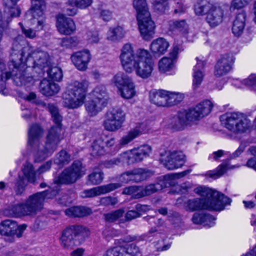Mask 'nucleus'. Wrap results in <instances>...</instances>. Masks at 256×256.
<instances>
[{
  "mask_svg": "<svg viewBox=\"0 0 256 256\" xmlns=\"http://www.w3.org/2000/svg\"><path fill=\"white\" fill-rule=\"evenodd\" d=\"M16 228L12 232V236L14 239V236H16L18 238L22 236L24 231L26 230L27 226L26 224H22L18 226L16 224Z\"/></svg>",
  "mask_w": 256,
  "mask_h": 256,
  "instance_id": "61",
  "label": "nucleus"
},
{
  "mask_svg": "<svg viewBox=\"0 0 256 256\" xmlns=\"http://www.w3.org/2000/svg\"><path fill=\"white\" fill-rule=\"evenodd\" d=\"M141 214L137 212L136 210L128 211L126 214V218L128 220H132L136 218H140Z\"/></svg>",
  "mask_w": 256,
  "mask_h": 256,
  "instance_id": "62",
  "label": "nucleus"
},
{
  "mask_svg": "<svg viewBox=\"0 0 256 256\" xmlns=\"http://www.w3.org/2000/svg\"><path fill=\"white\" fill-rule=\"evenodd\" d=\"M22 172L26 180L23 178L20 177L14 187V190L17 195H20L24 192L28 182L36 184L40 178L38 170L30 162L24 165Z\"/></svg>",
  "mask_w": 256,
  "mask_h": 256,
  "instance_id": "13",
  "label": "nucleus"
},
{
  "mask_svg": "<svg viewBox=\"0 0 256 256\" xmlns=\"http://www.w3.org/2000/svg\"><path fill=\"white\" fill-rule=\"evenodd\" d=\"M120 59L126 72L132 74L135 72L137 76L143 79L152 76L154 64L148 50L139 48L135 52L133 45L128 43L122 47Z\"/></svg>",
  "mask_w": 256,
  "mask_h": 256,
  "instance_id": "3",
  "label": "nucleus"
},
{
  "mask_svg": "<svg viewBox=\"0 0 256 256\" xmlns=\"http://www.w3.org/2000/svg\"><path fill=\"white\" fill-rule=\"evenodd\" d=\"M168 106H172L178 104L184 99L183 94L168 91Z\"/></svg>",
  "mask_w": 256,
  "mask_h": 256,
  "instance_id": "46",
  "label": "nucleus"
},
{
  "mask_svg": "<svg viewBox=\"0 0 256 256\" xmlns=\"http://www.w3.org/2000/svg\"><path fill=\"white\" fill-rule=\"evenodd\" d=\"M122 184L120 183L110 184L100 186L96 187L91 189L85 190L80 193L82 198H92L110 192L122 187Z\"/></svg>",
  "mask_w": 256,
  "mask_h": 256,
  "instance_id": "18",
  "label": "nucleus"
},
{
  "mask_svg": "<svg viewBox=\"0 0 256 256\" xmlns=\"http://www.w3.org/2000/svg\"><path fill=\"white\" fill-rule=\"evenodd\" d=\"M124 248L126 256H136L140 253V249L135 244H126Z\"/></svg>",
  "mask_w": 256,
  "mask_h": 256,
  "instance_id": "54",
  "label": "nucleus"
},
{
  "mask_svg": "<svg viewBox=\"0 0 256 256\" xmlns=\"http://www.w3.org/2000/svg\"><path fill=\"white\" fill-rule=\"evenodd\" d=\"M157 234L156 228H152L148 233L140 236H130L126 238L128 242H140L142 241L151 242L152 238Z\"/></svg>",
  "mask_w": 256,
  "mask_h": 256,
  "instance_id": "42",
  "label": "nucleus"
},
{
  "mask_svg": "<svg viewBox=\"0 0 256 256\" xmlns=\"http://www.w3.org/2000/svg\"><path fill=\"white\" fill-rule=\"evenodd\" d=\"M71 60L78 70L85 72L92 60V56L89 50H84L74 54L71 56Z\"/></svg>",
  "mask_w": 256,
  "mask_h": 256,
  "instance_id": "20",
  "label": "nucleus"
},
{
  "mask_svg": "<svg viewBox=\"0 0 256 256\" xmlns=\"http://www.w3.org/2000/svg\"><path fill=\"white\" fill-rule=\"evenodd\" d=\"M66 216L70 218H80L92 214L90 208L85 206H74L65 210Z\"/></svg>",
  "mask_w": 256,
  "mask_h": 256,
  "instance_id": "37",
  "label": "nucleus"
},
{
  "mask_svg": "<svg viewBox=\"0 0 256 256\" xmlns=\"http://www.w3.org/2000/svg\"><path fill=\"white\" fill-rule=\"evenodd\" d=\"M91 155L93 156H104L107 152L105 148V142L102 138L95 140L90 148Z\"/></svg>",
  "mask_w": 256,
  "mask_h": 256,
  "instance_id": "39",
  "label": "nucleus"
},
{
  "mask_svg": "<svg viewBox=\"0 0 256 256\" xmlns=\"http://www.w3.org/2000/svg\"><path fill=\"white\" fill-rule=\"evenodd\" d=\"M92 96V98L86 104L85 107L88 115L94 116L100 112L107 104L108 96L105 86H97L93 91Z\"/></svg>",
  "mask_w": 256,
  "mask_h": 256,
  "instance_id": "11",
  "label": "nucleus"
},
{
  "mask_svg": "<svg viewBox=\"0 0 256 256\" xmlns=\"http://www.w3.org/2000/svg\"><path fill=\"white\" fill-rule=\"evenodd\" d=\"M133 5L137 12V20L141 36L145 40L152 39L155 34V24L152 20L146 0H134Z\"/></svg>",
  "mask_w": 256,
  "mask_h": 256,
  "instance_id": "8",
  "label": "nucleus"
},
{
  "mask_svg": "<svg viewBox=\"0 0 256 256\" xmlns=\"http://www.w3.org/2000/svg\"><path fill=\"white\" fill-rule=\"evenodd\" d=\"M152 175L148 170L143 168H136L122 174L120 180L122 183H128L130 181L139 182L146 180Z\"/></svg>",
  "mask_w": 256,
  "mask_h": 256,
  "instance_id": "17",
  "label": "nucleus"
},
{
  "mask_svg": "<svg viewBox=\"0 0 256 256\" xmlns=\"http://www.w3.org/2000/svg\"><path fill=\"white\" fill-rule=\"evenodd\" d=\"M168 91L160 90L150 93V99L152 103L158 106H168Z\"/></svg>",
  "mask_w": 256,
  "mask_h": 256,
  "instance_id": "35",
  "label": "nucleus"
},
{
  "mask_svg": "<svg viewBox=\"0 0 256 256\" xmlns=\"http://www.w3.org/2000/svg\"><path fill=\"white\" fill-rule=\"evenodd\" d=\"M48 109L56 126L49 131L46 144H41L40 142L43 130L39 125L32 126L28 132V144L32 147L35 162H40L51 156L64 138V130L61 124L62 118L60 114L58 108L54 104H49Z\"/></svg>",
  "mask_w": 256,
  "mask_h": 256,
  "instance_id": "2",
  "label": "nucleus"
},
{
  "mask_svg": "<svg viewBox=\"0 0 256 256\" xmlns=\"http://www.w3.org/2000/svg\"><path fill=\"white\" fill-rule=\"evenodd\" d=\"M40 89L42 94L49 96L58 94L60 88L58 84L52 81L44 79L40 83Z\"/></svg>",
  "mask_w": 256,
  "mask_h": 256,
  "instance_id": "30",
  "label": "nucleus"
},
{
  "mask_svg": "<svg viewBox=\"0 0 256 256\" xmlns=\"http://www.w3.org/2000/svg\"><path fill=\"white\" fill-rule=\"evenodd\" d=\"M122 125L123 124L107 116L104 122L105 130L110 132H116L118 130L122 128Z\"/></svg>",
  "mask_w": 256,
  "mask_h": 256,
  "instance_id": "43",
  "label": "nucleus"
},
{
  "mask_svg": "<svg viewBox=\"0 0 256 256\" xmlns=\"http://www.w3.org/2000/svg\"><path fill=\"white\" fill-rule=\"evenodd\" d=\"M106 116L124 124L126 121V113L122 107L117 106L110 109Z\"/></svg>",
  "mask_w": 256,
  "mask_h": 256,
  "instance_id": "40",
  "label": "nucleus"
},
{
  "mask_svg": "<svg viewBox=\"0 0 256 256\" xmlns=\"http://www.w3.org/2000/svg\"><path fill=\"white\" fill-rule=\"evenodd\" d=\"M191 172L190 170H186L183 172L172 174L164 176V180H166L168 187L175 184V180L184 178Z\"/></svg>",
  "mask_w": 256,
  "mask_h": 256,
  "instance_id": "47",
  "label": "nucleus"
},
{
  "mask_svg": "<svg viewBox=\"0 0 256 256\" xmlns=\"http://www.w3.org/2000/svg\"><path fill=\"white\" fill-rule=\"evenodd\" d=\"M244 86H247L256 92V74L250 75L248 78L242 82L241 86H238V88H243Z\"/></svg>",
  "mask_w": 256,
  "mask_h": 256,
  "instance_id": "52",
  "label": "nucleus"
},
{
  "mask_svg": "<svg viewBox=\"0 0 256 256\" xmlns=\"http://www.w3.org/2000/svg\"><path fill=\"white\" fill-rule=\"evenodd\" d=\"M168 0H152L153 4L156 8L162 12H164L168 6Z\"/></svg>",
  "mask_w": 256,
  "mask_h": 256,
  "instance_id": "58",
  "label": "nucleus"
},
{
  "mask_svg": "<svg viewBox=\"0 0 256 256\" xmlns=\"http://www.w3.org/2000/svg\"><path fill=\"white\" fill-rule=\"evenodd\" d=\"M72 158L70 156L65 150H62L56 156L54 162L58 165L62 166L68 164Z\"/></svg>",
  "mask_w": 256,
  "mask_h": 256,
  "instance_id": "49",
  "label": "nucleus"
},
{
  "mask_svg": "<svg viewBox=\"0 0 256 256\" xmlns=\"http://www.w3.org/2000/svg\"><path fill=\"white\" fill-rule=\"evenodd\" d=\"M94 0H68L64 8V12L68 16L77 14L78 8L85 10L90 6Z\"/></svg>",
  "mask_w": 256,
  "mask_h": 256,
  "instance_id": "22",
  "label": "nucleus"
},
{
  "mask_svg": "<svg viewBox=\"0 0 256 256\" xmlns=\"http://www.w3.org/2000/svg\"><path fill=\"white\" fill-rule=\"evenodd\" d=\"M246 14L242 12L238 14L234 22L232 28V33L236 36H240L244 32L246 26Z\"/></svg>",
  "mask_w": 256,
  "mask_h": 256,
  "instance_id": "33",
  "label": "nucleus"
},
{
  "mask_svg": "<svg viewBox=\"0 0 256 256\" xmlns=\"http://www.w3.org/2000/svg\"><path fill=\"white\" fill-rule=\"evenodd\" d=\"M20 0H4V2L6 5V8L5 10V13L8 14L7 17L8 20L6 24H4V28H7L8 23L11 21L10 18H16L20 16V10L16 6V3Z\"/></svg>",
  "mask_w": 256,
  "mask_h": 256,
  "instance_id": "31",
  "label": "nucleus"
},
{
  "mask_svg": "<svg viewBox=\"0 0 256 256\" xmlns=\"http://www.w3.org/2000/svg\"><path fill=\"white\" fill-rule=\"evenodd\" d=\"M99 34L96 31H90L86 34V40L91 44H97L100 41Z\"/></svg>",
  "mask_w": 256,
  "mask_h": 256,
  "instance_id": "57",
  "label": "nucleus"
},
{
  "mask_svg": "<svg viewBox=\"0 0 256 256\" xmlns=\"http://www.w3.org/2000/svg\"><path fill=\"white\" fill-rule=\"evenodd\" d=\"M32 3L30 14L34 18L38 20L36 28L38 31H40L43 30L44 26L45 20L42 16L44 14L45 1L44 0H32Z\"/></svg>",
  "mask_w": 256,
  "mask_h": 256,
  "instance_id": "23",
  "label": "nucleus"
},
{
  "mask_svg": "<svg viewBox=\"0 0 256 256\" xmlns=\"http://www.w3.org/2000/svg\"><path fill=\"white\" fill-rule=\"evenodd\" d=\"M212 6L206 0H198L194 6V12L198 16L208 15Z\"/></svg>",
  "mask_w": 256,
  "mask_h": 256,
  "instance_id": "41",
  "label": "nucleus"
},
{
  "mask_svg": "<svg viewBox=\"0 0 256 256\" xmlns=\"http://www.w3.org/2000/svg\"><path fill=\"white\" fill-rule=\"evenodd\" d=\"M126 34V31L122 26L112 27L107 32L106 39L112 42H118L125 38Z\"/></svg>",
  "mask_w": 256,
  "mask_h": 256,
  "instance_id": "34",
  "label": "nucleus"
},
{
  "mask_svg": "<svg viewBox=\"0 0 256 256\" xmlns=\"http://www.w3.org/2000/svg\"><path fill=\"white\" fill-rule=\"evenodd\" d=\"M82 164L80 162L76 161L69 168L64 170L56 178L55 182L57 184H74L82 176L85 174L82 171Z\"/></svg>",
  "mask_w": 256,
  "mask_h": 256,
  "instance_id": "14",
  "label": "nucleus"
},
{
  "mask_svg": "<svg viewBox=\"0 0 256 256\" xmlns=\"http://www.w3.org/2000/svg\"><path fill=\"white\" fill-rule=\"evenodd\" d=\"M148 127L146 124H140L133 130H131L126 136H124L120 141V144L125 146L139 136L147 132L148 131Z\"/></svg>",
  "mask_w": 256,
  "mask_h": 256,
  "instance_id": "26",
  "label": "nucleus"
},
{
  "mask_svg": "<svg viewBox=\"0 0 256 256\" xmlns=\"http://www.w3.org/2000/svg\"><path fill=\"white\" fill-rule=\"evenodd\" d=\"M124 212L123 210H118L114 212L105 215L106 220L110 222H114L123 216Z\"/></svg>",
  "mask_w": 256,
  "mask_h": 256,
  "instance_id": "55",
  "label": "nucleus"
},
{
  "mask_svg": "<svg viewBox=\"0 0 256 256\" xmlns=\"http://www.w3.org/2000/svg\"><path fill=\"white\" fill-rule=\"evenodd\" d=\"M192 220L196 224H202L204 226L210 228L214 225L215 218L210 214L196 213L194 215Z\"/></svg>",
  "mask_w": 256,
  "mask_h": 256,
  "instance_id": "38",
  "label": "nucleus"
},
{
  "mask_svg": "<svg viewBox=\"0 0 256 256\" xmlns=\"http://www.w3.org/2000/svg\"><path fill=\"white\" fill-rule=\"evenodd\" d=\"M16 43L14 44L12 60L10 64V69L12 71L1 74V80H8L14 77V82L18 86L26 84L25 73L28 68H38L42 72L49 66L50 56L45 52L34 49L30 46L23 48L22 52H17Z\"/></svg>",
  "mask_w": 256,
  "mask_h": 256,
  "instance_id": "1",
  "label": "nucleus"
},
{
  "mask_svg": "<svg viewBox=\"0 0 256 256\" xmlns=\"http://www.w3.org/2000/svg\"><path fill=\"white\" fill-rule=\"evenodd\" d=\"M16 223L11 220H6L1 223V236L4 238L1 239L12 242L14 241L12 232L16 228Z\"/></svg>",
  "mask_w": 256,
  "mask_h": 256,
  "instance_id": "28",
  "label": "nucleus"
},
{
  "mask_svg": "<svg viewBox=\"0 0 256 256\" xmlns=\"http://www.w3.org/2000/svg\"><path fill=\"white\" fill-rule=\"evenodd\" d=\"M224 10L222 6L219 4L212 6L206 17V21L212 28H216L224 20Z\"/></svg>",
  "mask_w": 256,
  "mask_h": 256,
  "instance_id": "24",
  "label": "nucleus"
},
{
  "mask_svg": "<svg viewBox=\"0 0 256 256\" xmlns=\"http://www.w3.org/2000/svg\"><path fill=\"white\" fill-rule=\"evenodd\" d=\"M50 78L54 80L60 82L63 78L62 70L58 67H53L48 69L47 71Z\"/></svg>",
  "mask_w": 256,
  "mask_h": 256,
  "instance_id": "50",
  "label": "nucleus"
},
{
  "mask_svg": "<svg viewBox=\"0 0 256 256\" xmlns=\"http://www.w3.org/2000/svg\"><path fill=\"white\" fill-rule=\"evenodd\" d=\"M82 227L72 226L66 228L62 232L60 242L62 246L65 249H72L76 245V237L78 236L82 230Z\"/></svg>",
  "mask_w": 256,
  "mask_h": 256,
  "instance_id": "16",
  "label": "nucleus"
},
{
  "mask_svg": "<svg viewBox=\"0 0 256 256\" xmlns=\"http://www.w3.org/2000/svg\"><path fill=\"white\" fill-rule=\"evenodd\" d=\"M160 160L169 170H174L182 166L186 162V156L180 151L168 150L161 154Z\"/></svg>",
  "mask_w": 256,
  "mask_h": 256,
  "instance_id": "15",
  "label": "nucleus"
},
{
  "mask_svg": "<svg viewBox=\"0 0 256 256\" xmlns=\"http://www.w3.org/2000/svg\"><path fill=\"white\" fill-rule=\"evenodd\" d=\"M220 120L224 127L234 134H243L252 128L248 116L240 112L226 113L220 116Z\"/></svg>",
  "mask_w": 256,
  "mask_h": 256,
  "instance_id": "10",
  "label": "nucleus"
},
{
  "mask_svg": "<svg viewBox=\"0 0 256 256\" xmlns=\"http://www.w3.org/2000/svg\"><path fill=\"white\" fill-rule=\"evenodd\" d=\"M234 166H230L228 164H222L216 170L209 171L206 174V176L216 179L222 176L228 169L233 168Z\"/></svg>",
  "mask_w": 256,
  "mask_h": 256,
  "instance_id": "44",
  "label": "nucleus"
},
{
  "mask_svg": "<svg viewBox=\"0 0 256 256\" xmlns=\"http://www.w3.org/2000/svg\"><path fill=\"white\" fill-rule=\"evenodd\" d=\"M194 192L202 198L190 200L185 203L186 208L190 212L200 210L221 211L232 202L230 198L208 188L200 186Z\"/></svg>",
  "mask_w": 256,
  "mask_h": 256,
  "instance_id": "4",
  "label": "nucleus"
},
{
  "mask_svg": "<svg viewBox=\"0 0 256 256\" xmlns=\"http://www.w3.org/2000/svg\"><path fill=\"white\" fill-rule=\"evenodd\" d=\"M57 28L62 34L70 35L76 30V26L74 21L70 18L60 14L57 17Z\"/></svg>",
  "mask_w": 256,
  "mask_h": 256,
  "instance_id": "25",
  "label": "nucleus"
},
{
  "mask_svg": "<svg viewBox=\"0 0 256 256\" xmlns=\"http://www.w3.org/2000/svg\"><path fill=\"white\" fill-rule=\"evenodd\" d=\"M101 18L106 22H108L112 18V12L108 10H102L100 12Z\"/></svg>",
  "mask_w": 256,
  "mask_h": 256,
  "instance_id": "63",
  "label": "nucleus"
},
{
  "mask_svg": "<svg viewBox=\"0 0 256 256\" xmlns=\"http://www.w3.org/2000/svg\"><path fill=\"white\" fill-rule=\"evenodd\" d=\"M118 202L117 198L112 196H107L102 198L100 200V204L101 205L108 206H114L116 205Z\"/></svg>",
  "mask_w": 256,
  "mask_h": 256,
  "instance_id": "59",
  "label": "nucleus"
},
{
  "mask_svg": "<svg viewBox=\"0 0 256 256\" xmlns=\"http://www.w3.org/2000/svg\"><path fill=\"white\" fill-rule=\"evenodd\" d=\"M166 187L168 186L163 176L160 178L159 182L156 184H150L144 188L140 187L141 195H142V197L150 196Z\"/></svg>",
  "mask_w": 256,
  "mask_h": 256,
  "instance_id": "36",
  "label": "nucleus"
},
{
  "mask_svg": "<svg viewBox=\"0 0 256 256\" xmlns=\"http://www.w3.org/2000/svg\"><path fill=\"white\" fill-rule=\"evenodd\" d=\"M122 194L131 196L134 199L142 198V195H141L140 187L138 186H132L125 188L122 192Z\"/></svg>",
  "mask_w": 256,
  "mask_h": 256,
  "instance_id": "48",
  "label": "nucleus"
},
{
  "mask_svg": "<svg viewBox=\"0 0 256 256\" xmlns=\"http://www.w3.org/2000/svg\"><path fill=\"white\" fill-rule=\"evenodd\" d=\"M235 58L232 54L223 56L216 66L215 76L220 77L228 74L231 70Z\"/></svg>",
  "mask_w": 256,
  "mask_h": 256,
  "instance_id": "21",
  "label": "nucleus"
},
{
  "mask_svg": "<svg viewBox=\"0 0 256 256\" xmlns=\"http://www.w3.org/2000/svg\"><path fill=\"white\" fill-rule=\"evenodd\" d=\"M210 100H204L188 110L180 112L170 120V127L176 130H183L186 126L208 115L213 108Z\"/></svg>",
  "mask_w": 256,
  "mask_h": 256,
  "instance_id": "6",
  "label": "nucleus"
},
{
  "mask_svg": "<svg viewBox=\"0 0 256 256\" xmlns=\"http://www.w3.org/2000/svg\"><path fill=\"white\" fill-rule=\"evenodd\" d=\"M252 0H232L230 6V10L233 12L246 7Z\"/></svg>",
  "mask_w": 256,
  "mask_h": 256,
  "instance_id": "51",
  "label": "nucleus"
},
{
  "mask_svg": "<svg viewBox=\"0 0 256 256\" xmlns=\"http://www.w3.org/2000/svg\"><path fill=\"white\" fill-rule=\"evenodd\" d=\"M104 178V173L101 170L96 169L88 176V183L89 184L98 185L102 182Z\"/></svg>",
  "mask_w": 256,
  "mask_h": 256,
  "instance_id": "45",
  "label": "nucleus"
},
{
  "mask_svg": "<svg viewBox=\"0 0 256 256\" xmlns=\"http://www.w3.org/2000/svg\"><path fill=\"white\" fill-rule=\"evenodd\" d=\"M20 25L21 26L22 33L26 37L30 39H33L36 37V32L34 30L30 28H24L21 23H20Z\"/></svg>",
  "mask_w": 256,
  "mask_h": 256,
  "instance_id": "60",
  "label": "nucleus"
},
{
  "mask_svg": "<svg viewBox=\"0 0 256 256\" xmlns=\"http://www.w3.org/2000/svg\"><path fill=\"white\" fill-rule=\"evenodd\" d=\"M123 246H118L107 250L104 256H126Z\"/></svg>",
  "mask_w": 256,
  "mask_h": 256,
  "instance_id": "53",
  "label": "nucleus"
},
{
  "mask_svg": "<svg viewBox=\"0 0 256 256\" xmlns=\"http://www.w3.org/2000/svg\"><path fill=\"white\" fill-rule=\"evenodd\" d=\"M152 151V148L148 145H144L138 148L126 151L119 155L116 158L106 162L104 166L110 168L115 166L126 164L128 165L140 162L150 156Z\"/></svg>",
  "mask_w": 256,
  "mask_h": 256,
  "instance_id": "9",
  "label": "nucleus"
},
{
  "mask_svg": "<svg viewBox=\"0 0 256 256\" xmlns=\"http://www.w3.org/2000/svg\"><path fill=\"white\" fill-rule=\"evenodd\" d=\"M112 82L118 88V94L125 100L134 98L136 94V86L132 80L126 74L121 72L113 78Z\"/></svg>",
  "mask_w": 256,
  "mask_h": 256,
  "instance_id": "12",
  "label": "nucleus"
},
{
  "mask_svg": "<svg viewBox=\"0 0 256 256\" xmlns=\"http://www.w3.org/2000/svg\"><path fill=\"white\" fill-rule=\"evenodd\" d=\"M78 44V40L76 37L63 38L61 42V46L66 48L76 46Z\"/></svg>",
  "mask_w": 256,
  "mask_h": 256,
  "instance_id": "56",
  "label": "nucleus"
},
{
  "mask_svg": "<svg viewBox=\"0 0 256 256\" xmlns=\"http://www.w3.org/2000/svg\"><path fill=\"white\" fill-rule=\"evenodd\" d=\"M187 8L182 3H178L176 6L174 11V14L182 15L184 14Z\"/></svg>",
  "mask_w": 256,
  "mask_h": 256,
  "instance_id": "64",
  "label": "nucleus"
},
{
  "mask_svg": "<svg viewBox=\"0 0 256 256\" xmlns=\"http://www.w3.org/2000/svg\"><path fill=\"white\" fill-rule=\"evenodd\" d=\"M182 50L180 45H174L170 53V58L164 57L158 63L159 70L161 72L166 73L172 70L180 52Z\"/></svg>",
  "mask_w": 256,
  "mask_h": 256,
  "instance_id": "19",
  "label": "nucleus"
},
{
  "mask_svg": "<svg viewBox=\"0 0 256 256\" xmlns=\"http://www.w3.org/2000/svg\"><path fill=\"white\" fill-rule=\"evenodd\" d=\"M90 82L86 80H73L68 84L62 96L64 107L70 110L78 109L84 104Z\"/></svg>",
  "mask_w": 256,
  "mask_h": 256,
  "instance_id": "7",
  "label": "nucleus"
},
{
  "mask_svg": "<svg viewBox=\"0 0 256 256\" xmlns=\"http://www.w3.org/2000/svg\"><path fill=\"white\" fill-rule=\"evenodd\" d=\"M196 60L198 63L194 68L192 74V86L194 90H196L200 88L206 76L204 69V66L206 65L205 62L198 60V58H197Z\"/></svg>",
  "mask_w": 256,
  "mask_h": 256,
  "instance_id": "27",
  "label": "nucleus"
},
{
  "mask_svg": "<svg viewBox=\"0 0 256 256\" xmlns=\"http://www.w3.org/2000/svg\"><path fill=\"white\" fill-rule=\"evenodd\" d=\"M168 26L170 31L178 30L188 41L191 40L188 37L190 34L189 26L186 20H171L168 22Z\"/></svg>",
  "mask_w": 256,
  "mask_h": 256,
  "instance_id": "32",
  "label": "nucleus"
},
{
  "mask_svg": "<svg viewBox=\"0 0 256 256\" xmlns=\"http://www.w3.org/2000/svg\"><path fill=\"white\" fill-rule=\"evenodd\" d=\"M60 190L57 185L46 191L36 193L30 196L25 203L12 206L10 210L4 212V214L18 217L35 215L43 208L44 202L56 196Z\"/></svg>",
  "mask_w": 256,
  "mask_h": 256,
  "instance_id": "5",
  "label": "nucleus"
},
{
  "mask_svg": "<svg viewBox=\"0 0 256 256\" xmlns=\"http://www.w3.org/2000/svg\"><path fill=\"white\" fill-rule=\"evenodd\" d=\"M170 47L169 42L164 38L154 40L150 44V50L155 56H160L164 54Z\"/></svg>",
  "mask_w": 256,
  "mask_h": 256,
  "instance_id": "29",
  "label": "nucleus"
}]
</instances>
